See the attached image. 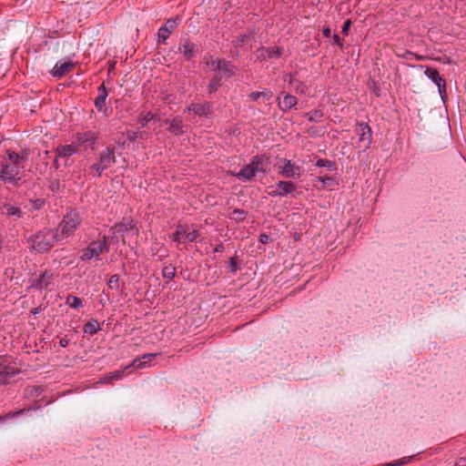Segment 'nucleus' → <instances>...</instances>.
<instances>
[{
	"label": "nucleus",
	"mask_w": 466,
	"mask_h": 466,
	"mask_svg": "<svg viewBox=\"0 0 466 466\" xmlns=\"http://www.w3.org/2000/svg\"><path fill=\"white\" fill-rule=\"evenodd\" d=\"M268 195L271 197H281V193L279 191V188L273 189L268 192Z\"/></svg>",
	"instance_id": "obj_50"
},
{
	"label": "nucleus",
	"mask_w": 466,
	"mask_h": 466,
	"mask_svg": "<svg viewBox=\"0 0 466 466\" xmlns=\"http://www.w3.org/2000/svg\"><path fill=\"white\" fill-rule=\"evenodd\" d=\"M100 329V323L96 319L87 321L83 328L84 332L89 335H95Z\"/></svg>",
	"instance_id": "obj_29"
},
{
	"label": "nucleus",
	"mask_w": 466,
	"mask_h": 466,
	"mask_svg": "<svg viewBox=\"0 0 466 466\" xmlns=\"http://www.w3.org/2000/svg\"><path fill=\"white\" fill-rule=\"evenodd\" d=\"M108 289H119V276L115 274L112 275L107 282Z\"/></svg>",
	"instance_id": "obj_37"
},
{
	"label": "nucleus",
	"mask_w": 466,
	"mask_h": 466,
	"mask_svg": "<svg viewBox=\"0 0 466 466\" xmlns=\"http://www.w3.org/2000/svg\"><path fill=\"white\" fill-rule=\"evenodd\" d=\"M279 174L286 178H299L301 168L299 166L292 163L289 159L283 158L277 165Z\"/></svg>",
	"instance_id": "obj_7"
},
{
	"label": "nucleus",
	"mask_w": 466,
	"mask_h": 466,
	"mask_svg": "<svg viewBox=\"0 0 466 466\" xmlns=\"http://www.w3.org/2000/svg\"><path fill=\"white\" fill-rule=\"evenodd\" d=\"M127 137H128L129 140L133 141V140H135L137 137V132L128 131L127 132Z\"/></svg>",
	"instance_id": "obj_51"
},
{
	"label": "nucleus",
	"mask_w": 466,
	"mask_h": 466,
	"mask_svg": "<svg viewBox=\"0 0 466 466\" xmlns=\"http://www.w3.org/2000/svg\"><path fill=\"white\" fill-rule=\"evenodd\" d=\"M39 202L42 204L43 202L40 199H37L36 205H39Z\"/></svg>",
	"instance_id": "obj_61"
},
{
	"label": "nucleus",
	"mask_w": 466,
	"mask_h": 466,
	"mask_svg": "<svg viewBox=\"0 0 466 466\" xmlns=\"http://www.w3.org/2000/svg\"><path fill=\"white\" fill-rule=\"evenodd\" d=\"M413 57H414L417 61H422V60H424V56H420V55H417V54H414V55H413Z\"/></svg>",
	"instance_id": "obj_55"
},
{
	"label": "nucleus",
	"mask_w": 466,
	"mask_h": 466,
	"mask_svg": "<svg viewBox=\"0 0 466 466\" xmlns=\"http://www.w3.org/2000/svg\"><path fill=\"white\" fill-rule=\"evenodd\" d=\"M39 311H40L39 308H36V309H34L33 313H34V314H36V313H38Z\"/></svg>",
	"instance_id": "obj_59"
},
{
	"label": "nucleus",
	"mask_w": 466,
	"mask_h": 466,
	"mask_svg": "<svg viewBox=\"0 0 466 466\" xmlns=\"http://www.w3.org/2000/svg\"><path fill=\"white\" fill-rule=\"evenodd\" d=\"M221 85V76L216 75L214 76L208 84V92L213 93L216 92Z\"/></svg>",
	"instance_id": "obj_35"
},
{
	"label": "nucleus",
	"mask_w": 466,
	"mask_h": 466,
	"mask_svg": "<svg viewBox=\"0 0 466 466\" xmlns=\"http://www.w3.org/2000/svg\"><path fill=\"white\" fill-rule=\"evenodd\" d=\"M106 237L102 236L97 240L91 241L88 246L81 250L80 259L89 261L92 258L100 259V255L108 252Z\"/></svg>",
	"instance_id": "obj_4"
},
{
	"label": "nucleus",
	"mask_w": 466,
	"mask_h": 466,
	"mask_svg": "<svg viewBox=\"0 0 466 466\" xmlns=\"http://www.w3.org/2000/svg\"><path fill=\"white\" fill-rule=\"evenodd\" d=\"M110 231L114 233L116 232L123 237L127 234H134L136 236L138 235V229L136 228L135 222L132 218H124L122 221L116 224L114 227L110 228Z\"/></svg>",
	"instance_id": "obj_10"
},
{
	"label": "nucleus",
	"mask_w": 466,
	"mask_h": 466,
	"mask_svg": "<svg viewBox=\"0 0 466 466\" xmlns=\"http://www.w3.org/2000/svg\"><path fill=\"white\" fill-rule=\"evenodd\" d=\"M250 163L258 172H265L266 167L270 164V157L265 154L255 156Z\"/></svg>",
	"instance_id": "obj_19"
},
{
	"label": "nucleus",
	"mask_w": 466,
	"mask_h": 466,
	"mask_svg": "<svg viewBox=\"0 0 466 466\" xmlns=\"http://www.w3.org/2000/svg\"><path fill=\"white\" fill-rule=\"evenodd\" d=\"M187 233V226L178 224L177 226L176 231L172 234V240L177 243H182V237H186Z\"/></svg>",
	"instance_id": "obj_30"
},
{
	"label": "nucleus",
	"mask_w": 466,
	"mask_h": 466,
	"mask_svg": "<svg viewBox=\"0 0 466 466\" xmlns=\"http://www.w3.org/2000/svg\"><path fill=\"white\" fill-rule=\"evenodd\" d=\"M2 215L15 217L17 218L22 217V210L18 207L12 206L10 204H5L1 208Z\"/></svg>",
	"instance_id": "obj_26"
},
{
	"label": "nucleus",
	"mask_w": 466,
	"mask_h": 466,
	"mask_svg": "<svg viewBox=\"0 0 466 466\" xmlns=\"http://www.w3.org/2000/svg\"><path fill=\"white\" fill-rule=\"evenodd\" d=\"M316 166L319 167H326L330 171H335L337 169V166H336L335 162L329 160V159H324V158L319 159L316 162Z\"/></svg>",
	"instance_id": "obj_32"
},
{
	"label": "nucleus",
	"mask_w": 466,
	"mask_h": 466,
	"mask_svg": "<svg viewBox=\"0 0 466 466\" xmlns=\"http://www.w3.org/2000/svg\"><path fill=\"white\" fill-rule=\"evenodd\" d=\"M20 174V167L5 163L3 164L0 169V180L14 187H18L19 181L21 180Z\"/></svg>",
	"instance_id": "obj_5"
},
{
	"label": "nucleus",
	"mask_w": 466,
	"mask_h": 466,
	"mask_svg": "<svg viewBox=\"0 0 466 466\" xmlns=\"http://www.w3.org/2000/svg\"><path fill=\"white\" fill-rule=\"evenodd\" d=\"M200 236L199 230L198 228H194L191 231H188L187 228L186 239L187 242H194Z\"/></svg>",
	"instance_id": "obj_36"
},
{
	"label": "nucleus",
	"mask_w": 466,
	"mask_h": 466,
	"mask_svg": "<svg viewBox=\"0 0 466 466\" xmlns=\"http://www.w3.org/2000/svg\"><path fill=\"white\" fill-rule=\"evenodd\" d=\"M50 187L52 190H59L60 183L58 181H54L52 182Z\"/></svg>",
	"instance_id": "obj_52"
},
{
	"label": "nucleus",
	"mask_w": 466,
	"mask_h": 466,
	"mask_svg": "<svg viewBox=\"0 0 466 466\" xmlns=\"http://www.w3.org/2000/svg\"><path fill=\"white\" fill-rule=\"evenodd\" d=\"M289 83H290V84H294V81H293L292 77H290V79H289Z\"/></svg>",
	"instance_id": "obj_60"
},
{
	"label": "nucleus",
	"mask_w": 466,
	"mask_h": 466,
	"mask_svg": "<svg viewBox=\"0 0 466 466\" xmlns=\"http://www.w3.org/2000/svg\"><path fill=\"white\" fill-rule=\"evenodd\" d=\"M164 123L166 126H167V129L171 133L175 135L183 133V124L181 118H166Z\"/></svg>",
	"instance_id": "obj_21"
},
{
	"label": "nucleus",
	"mask_w": 466,
	"mask_h": 466,
	"mask_svg": "<svg viewBox=\"0 0 466 466\" xmlns=\"http://www.w3.org/2000/svg\"><path fill=\"white\" fill-rule=\"evenodd\" d=\"M279 107L286 113L297 104V98L289 94H285L283 98L278 97Z\"/></svg>",
	"instance_id": "obj_20"
},
{
	"label": "nucleus",
	"mask_w": 466,
	"mask_h": 466,
	"mask_svg": "<svg viewBox=\"0 0 466 466\" xmlns=\"http://www.w3.org/2000/svg\"><path fill=\"white\" fill-rule=\"evenodd\" d=\"M258 171L255 169L251 163L245 165L239 172L236 175L237 177L242 180H251Z\"/></svg>",
	"instance_id": "obj_22"
},
{
	"label": "nucleus",
	"mask_w": 466,
	"mask_h": 466,
	"mask_svg": "<svg viewBox=\"0 0 466 466\" xmlns=\"http://www.w3.org/2000/svg\"><path fill=\"white\" fill-rule=\"evenodd\" d=\"M210 65L214 71H218L226 78H230L235 74V66L224 58L212 60Z\"/></svg>",
	"instance_id": "obj_8"
},
{
	"label": "nucleus",
	"mask_w": 466,
	"mask_h": 466,
	"mask_svg": "<svg viewBox=\"0 0 466 466\" xmlns=\"http://www.w3.org/2000/svg\"><path fill=\"white\" fill-rule=\"evenodd\" d=\"M306 88L307 87H306L305 85H303L302 83L299 82L298 86H296V91L298 93L303 94V93H305Z\"/></svg>",
	"instance_id": "obj_46"
},
{
	"label": "nucleus",
	"mask_w": 466,
	"mask_h": 466,
	"mask_svg": "<svg viewBox=\"0 0 466 466\" xmlns=\"http://www.w3.org/2000/svg\"><path fill=\"white\" fill-rule=\"evenodd\" d=\"M82 222V217L78 210L72 209L68 211L56 228V232L62 239L74 235Z\"/></svg>",
	"instance_id": "obj_1"
},
{
	"label": "nucleus",
	"mask_w": 466,
	"mask_h": 466,
	"mask_svg": "<svg viewBox=\"0 0 466 466\" xmlns=\"http://www.w3.org/2000/svg\"><path fill=\"white\" fill-rule=\"evenodd\" d=\"M233 214L237 216V218L239 220H243L245 218V211L242 209H234Z\"/></svg>",
	"instance_id": "obj_42"
},
{
	"label": "nucleus",
	"mask_w": 466,
	"mask_h": 466,
	"mask_svg": "<svg viewBox=\"0 0 466 466\" xmlns=\"http://www.w3.org/2000/svg\"><path fill=\"white\" fill-rule=\"evenodd\" d=\"M39 202L42 204L43 202L40 199H37L36 205H39Z\"/></svg>",
	"instance_id": "obj_62"
},
{
	"label": "nucleus",
	"mask_w": 466,
	"mask_h": 466,
	"mask_svg": "<svg viewBox=\"0 0 466 466\" xmlns=\"http://www.w3.org/2000/svg\"><path fill=\"white\" fill-rule=\"evenodd\" d=\"M332 36V39H333V43L339 46H342V40L340 39V37L337 35V34H334Z\"/></svg>",
	"instance_id": "obj_44"
},
{
	"label": "nucleus",
	"mask_w": 466,
	"mask_h": 466,
	"mask_svg": "<svg viewBox=\"0 0 466 466\" xmlns=\"http://www.w3.org/2000/svg\"><path fill=\"white\" fill-rule=\"evenodd\" d=\"M59 344L61 347L66 348L69 345V339L66 337L61 338L59 340Z\"/></svg>",
	"instance_id": "obj_48"
},
{
	"label": "nucleus",
	"mask_w": 466,
	"mask_h": 466,
	"mask_svg": "<svg viewBox=\"0 0 466 466\" xmlns=\"http://www.w3.org/2000/svg\"><path fill=\"white\" fill-rule=\"evenodd\" d=\"M425 75L438 86L439 93L443 97L446 95V81L440 76L439 71L434 67L427 66Z\"/></svg>",
	"instance_id": "obj_11"
},
{
	"label": "nucleus",
	"mask_w": 466,
	"mask_h": 466,
	"mask_svg": "<svg viewBox=\"0 0 466 466\" xmlns=\"http://www.w3.org/2000/svg\"><path fill=\"white\" fill-rule=\"evenodd\" d=\"M75 67V64L67 60H60L56 62L53 69L50 71L51 75L56 78H61L69 73Z\"/></svg>",
	"instance_id": "obj_12"
},
{
	"label": "nucleus",
	"mask_w": 466,
	"mask_h": 466,
	"mask_svg": "<svg viewBox=\"0 0 466 466\" xmlns=\"http://www.w3.org/2000/svg\"><path fill=\"white\" fill-rule=\"evenodd\" d=\"M179 52H181L187 60H190L194 56L195 45L190 42L188 39H186L178 47Z\"/></svg>",
	"instance_id": "obj_24"
},
{
	"label": "nucleus",
	"mask_w": 466,
	"mask_h": 466,
	"mask_svg": "<svg viewBox=\"0 0 466 466\" xmlns=\"http://www.w3.org/2000/svg\"><path fill=\"white\" fill-rule=\"evenodd\" d=\"M356 132L360 136V142L363 143L365 148L369 147L372 141V132L368 125L360 123L356 127Z\"/></svg>",
	"instance_id": "obj_16"
},
{
	"label": "nucleus",
	"mask_w": 466,
	"mask_h": 466,
	"mask_svg": "<svg viewBox=\"0 0 466 466\" xmlns=\"http://www.w3.org/2000/svg\"><path fill=\"white\" fill-rule=\"evenodd\" d=\"M224 250H225V247H224L223 243H220L214 248V252H216V253H221Z\"/></svg>",
	"instance_id": "obj_49"
},
{
	"label": "nucleus",
	"mask_w": 466,
	"mask_h": 466,
	"mask_svg": "<svg viewBox=\"0 0 466 466\" xmlns=\"http://www.w3.org/2000/svg\"><path fill=\"white\" fill-rule=\"evenodd\" d=\"M107 96H108L107 89L106 88L105 85L102 84L98 87V96L95 100V106L99 113H102L104 115H107L106 107V101Z\"/></svg>",
	"instance_id": "obj_17"
},
{
	"label": "nucleus",
	"mask_w": 466,
	"mask_h": 466,
	"mask_svg": "<svg viewBox=\"0 0 466 466\" xmlns=\"http://www.w3.org/2000/svg\"><path fill=\"white\" fill-rule=\"evenodd\" d=\"M162 276L164 279H173L176 276V268L171 264L165 266L162 268Z\"/></svg>",
	"instance_id": "obj_34"
},
{
	"label": "nucleus",
	"mask_w": 466,
	"mask_h": 466,
	"mask_svg": "<svg viewBox=\"0 0 466 466\" xmlns=\"http://www.w3.org/2000/svg\"><path fill=\"white\" fill-rule=\"evenodd\" d=\"M273 92L270 89L263 88L261 91H254L248 95L250 101L257 102L258 105H270L273 98Z\"/></svg>",
	"instance_id": "obj_13"
},
{
	"label": "nucleus",
	"mask_w": 466,
	"mask_h": 466,
	"mask_svg": "<svg viewBox=\"0 0 466 466\" xmlns=\"http://www.w3.org/2000/svg\"><path fill=\"white\" fill-rule=\"evenodd\" d=\"M249 35H246V34H243V35H239L238 36V42L240 44V45H243L244 43L247 42V40L248 39Z\"/></svg>",
	"instance_id": "obj_45"
},
{
	"label": "nucleus",
	"mask_w": 466,
	"mask_h": 466,
	"mask_svg": "<svg viewBox=\"0 0 466 466\" xmlns=\"http://www.w3.org/2000/svg\"><path fill=\"white\" fill-rule=\"evenodd\" d=\"M403 463H404V461H397V462H395V463H393V464H394V466H400V465H402Z\"/></svg>",
	"instance_id": "obj_57"
},
{
	"label": "nucleus",
	"mask_w": 466,
	"mask_h": 466,
	"mask_svg": "<svg viewBox=\"0 0 466 466\" xmlns=\"http://www.w3.org/2000/svg\"><path fill=\"white\" fill-rule=\"evenodd\" d=\"M60 240L61 238L56 231H39L32 239V248L39 252L47 251Z\"/></svg>",
	"instance_id": "obj_3"
},
{
	"label": "nucleus",
	"mask_w": 466,
	"mask_h": 466,
	"mask_svg": "<svg viewBox=\"0 0 466 466\" xmlns=\"http://www.w3.org/2000/svg\"><path fill=\"white\" fill-rule=\"evenodd\" d=\"M351 20L350 19H348L344 22L343 25H342V28H341V33L345 35H347L349 34V30L351 26Z\"/></svg>",
	"instance_id": "obj_39"
},
{
	"label": "nucleus",
	"mask_w": 466,
	"mask_h": 466,
	"mask_svg": "<svg viewBox=\"0 0 466 466\" xmlns=\"http://www.w3.org/2000/svg\"><path fill=\"white\" fill-rule=\"evenodd\" d=\"M454 466H466V460L460 459V461H457Z\"/></svg>",
	"instance_id": "obj_54"
},
{
	"label": "nucleus",
	"mask_w": 466,
	"mask_h": 466,
	"mask_svg": "<svg viewBox=\"0 0 466 466\" xmlns=\"http://www.w3.org/2000/svg\"><path fill=\"white\" fill-rule=\"evenodd\" d=\"M318 180L321 181L324 187L332 186L334 183V179L329 176L319 177Z\"/></svg>",
	"instance_id": "obj_38"
},
{
	"label": "nucleus",
	"mask_w": 466,
	"mask_h": 466,
	"mask_svg": "<svg viewBox=\"0 0 466 466\" xmlns=\"http://www.w3.org/2000/svg\"><path fill=\"white\" fill-rule=\"evenodd\" d=\"M75 142L76 143L78 148L81 147H89L92 149L94 148L95 144L98 139V134L94 131H84L77 132L76 134Z\"/></svg>",
	"instance_id": "obj_9"
},
{
	"label": "nucleus",
	"mask_w": 466,
	"mask_h": 466,
	"mask_svg": "<svg viewBox=\"0 0 466 466\" xmlns=\"http://www.w3.org/2000/svg\"><path fill=\"white\" fill-rule=\"evenodd\" d=\"M116 161L115 147L107 146L99 153L97 161L89 167V175L93 177H100L103 171L114 165Z\"/></svg>",
	"instance_id": "obj_2"
},
{
	"label": "nucleus",
	"mask_w": 466,
	"mask_h": 466,
	"mask_svg": "<svg viewBox=\"0 0 466 466\" xmlns=\"http://www.w3.org/2000/svg\"><path fill=\"white\" fill-rule=\"evenodd\" d=\"M229 266L231 272H236L238 270V264L236 258H230L229 259Z\"/></svg>",
	"instance_id": "obj_41"
},
{
	"label": "nucleus",
	"mask_w": 466,
	"mask_h": 466,
	"mask_svg": "<svg viewBox=\"0 0 466 466\" xmlns=\"http://www.w3.org/2000/svg\"><path fill=\"white\" fill-rule=\"evenodd\" d=\"M322 34L325 37H330L331 36V29L329 26H325L322 29Z\"/></svg>",
	"instance_id": "obj_47"
},
{
	"label": "nucleus",
	"mask_w": 466,
	"mask_h": 466,
	"mask_svg": "<svg viewBox=\"0 0 466 466\" xmlns=\"http://www.w3.org/2000/svg\"><path fill=\"white\" fill-rule=\"evenodd\" d=\"M385 466H394V464H392V463H388V464H386Z\"/></svg>",
	"instance_id": "obj_63"
},
{
	"label": "nucleus",
	"mask_w": 466,
	"mask_h": 466,
	"mask_svg": "<svg viewBox=\"0 0 466 466\" xmlns=\"http://www.w3.org/2000/svg\"><path fill=\"white\" fill-rule=\"evenodd\" d=\"M413 55L414 53L410 52V51H407L403 56L402 57L409 60V59H411L413 57Z\"/></svg>",
	"instance_id": "obj_53"
},
{
	"label": "nucleus",
	"mask_w": 466,
	"mask_h": 466,
	"mask_svg": "<svg viewBox=\"0 0 466 466\" xmlns=\"http://www.w3.org/2000/svg\"><path fill=\"white\" fill-rule=\"evenodd\" d=\"M277 187L279 188L281 197H285L296 189V186L293 182L283 180H280L277 183Z\"/></svg>",
	"instance_id": "obj_27"
},
{
	"label": "nucleus",
	"mask_w": 466,
	"mask_h": 466,
	"mask_svg": "<svg viewBox=\"0 0 466 466\" xmlns=\"http://www.w3.org/2000/svg\"><path fill=\"white\" fill-rule=\"evenodd\" d=\"M209 107L210 106L208 104H192L188 107V111L198 115V116H202L203 115L210 113Z\"/></svg>",
	"instance_id": "obj_28"
},
{
	"label": "nucleus",
	"mask_w": 466,
	"mask_h": 466,
	"mask_svg": "<svg viewBox=\"0 0 466 466\" xmlns=\"http://www.w3.org/2000/svg\"><path fill=\"white\" fill-rule=\"evenodd\" d=\"M260 55L258 56L259 59L279 57L281 56V50L279 47H268V48H261L259 50Z\"/></svg>",
	"instance_id": "obj_25"
},
{
	"label": "nucleus",
	"mask_w": 466,
	"mask_h": 466,
	"mask_svg": "<svg viewBox=\"0 0 466 466\" xmlns=\"http://www.w3.org/2000/svg\"><path fill=\"white\" fill-rule=\"evenodd\" d=\"M157 355V353L144 354L141 358L135 359L130 366L136 369H142L151 362Z\"/></svg>",
	"instance_id": "obj_23"
},
{
	"label": "nucleus",
	"mask_w": 466,
	"mask_h": 466,
	"mask_svg": "<svg viewBox=\"0 0 466 466\" xmlns=\"http://www.w3.org/2000/svg\"><path fill=\"white\" fill-rule=\"evenodd\" d=\"M259 241L262 244H267V243L271 242V238L268 234L262 233L259 236Z\"/></svg>",
	"instance_id": "obj_43"
},
{
	"label": "nucleus",
	"mask_w": 466,
	"mask_h": 466,
	"mask_svg": "<svg viewBox=\"0 0 466 466\" xmlns=\"http://www.w3.org/2000/svg\"><path fill=\"white\" fill-rule=\"evenodd\" d=\"M25 410H18V411H15V412H8V413H7L6 415H5L4 417H0V420H4L5 418H8V419H9V418H15V417H16V416H18V415H20V414H23Z\"/></svg>",
	"instance_id": "obj_40"
},
{
	"label": "nucleus",
	"mask_w": 466,
	"mask_h": 466,
	"mask_svg": "<svg viewBox=\"0 0 466 466\" xmlns=\"http://www.w3.org/2000/svg\"><path fill=\"white\" fill-rule=\"evenodd\" d=\"M79 152V148L76 142L67 145H59L56 147L55 150V160L54 165L56 167H59V160L62 159L65 161V165L67 164V160Z\"/></svg>",
	"instance_id": "obj_6"
},
{
	"label": "nucleus",
	"mask_w": 466,
	"mask_h": 466,
	"mask_svg": "<svg viewBox=\"0 0 466 466\" xmlns=\"http://www.w3.org/2000/svg\"><path fill=\"white\" fill-rule=\"evenodd\" d=\"M6 154L8 159L11 162L10 164L18 167H24V164L28 159L29 155L26 150H23L20 153H16L12 150H6Z\"/></svg>",
	"instance_id": "obj_18"
},
{
	"label": "nucleus",
	"mask_w": 466,
	"mask_h": 466,
	"mask_svg": "<svg viewBox=\"0 0 466 466\" xmlns=\"http://www.w3.org/2000/svg\"><path fill=\"white\" fill-rule=\"evenodd\" d=\"M53 279V272L45 270L37 279H34L32 287L39 290L46 289L52 283Z\"/></svg>",
	"instance_id": "obj_15"
},
{
	"label": "nucleus",
	"mask_w": 466,
	"mask_h": 466,
	"mask_svg": "<svg viewBox=\"0 0 466 466\" xmlns=\"http://www.w3.org/2000/svg\"><path fill=\"white\" fill-rule=\"evenodd\" d=\"M177 26V19H168L164 25H162L157 32L158 42L166 44L167 39L171 35L172 31Z\"/></svg>",
	"instance_id": "obj_14"
},
{
	"label": "nucleus",
	"mask_w": 466,
	"mask_h": 466,
	"mask_svg": "<svg viewBox=\"0 0 466 466\" xmlns=\"http://www.w3.org/2000/svg\"><path fill=\"white\" fill-rule=\"evenodd\" d=\"M116 142L118 144V145H124L125 142L124 141H121V138L116 140Z\"/></svg>",
	"instance_id": "obj_58"
},
{
	"label": "nucleus",
	"mask_w": 466,
	"mask_h": 466,
	"mask_svg": "<svg viewBox=\"0 0 466 466\" xmlns=\"http://www.w3.org/2000/svg\"><path fill=\"white\" fill-rule=\"evenodd\" d=\"M66 304L72 309H78L83 307V301L80 298L73 295H68L66 298Z\"/></svg>",
	"instance_id": "obj_31"
},
{
	"label": "nucleus",
	"mask_w": 466,
	"mask_h": 466,
	"mask_svg": "<svg viewBox=\"0 0 466 466\" xmlns=\"http://www.w3.org/2000/svg\"><path fill=\"white\" fill-rule=\"evenodd\" d=\"M124 377V370H116L106 374L104 378L105 383H111L113 380H121Z\"/></svg>",
	"instance_id": "obj_33"
},
{
	"label": "nucleus",
	"mask_w": 466,
	"mask_h": 466,
	"mask_svg": "<svg viewBox=\"0 0 466 466\" xmlns=\"http://www.w3.org/2000/svg\"><path fill=\"white\" fill-rule=\"evenodd\" d=\"M140 119H141V122H140L141 126H143V127L146 126L148 121V118L144 117V118H140Z\"/></svg>",
	"instance_id": "obj_56"
}]
</instances>
